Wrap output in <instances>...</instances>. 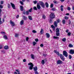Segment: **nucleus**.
<instances>
[{
  "label": "nucleus",
  "instance_id": "obj_1",
  "mask_svg": "<svg viewBox=\"0 0 74 74\" xmlns=\"http://www.w3.org/2000/svg\"><path fill=\"white\" fill-rule=\"evenodd\" d=\"M28 65H29L30 66L29 67V70H32L33 69V66H34V65L33 64V63L32 62H30L28 64Z\"/></svg>",
  "mask_w": 74,
  "mask_h": 74
},
{
  "label": "nucleus",
  "instance_id": "obj_2",
  "mask_svg": "<svg viewBox=\"0 0 74 74\" xmlns=\"http://www.w3.org/2000/svg\"><path fill=\"white\" fill-rule=\"evenodd\" d=\"M56 35L57 36H59V35H60V33L59 32H60V31L59 30V29L58 28H57L56 29Z\"/></svg>",
  "mask_w": 74,
  "mask_h": 74
},
{
  "label": "nucleus",
  "instance_id": "obj_3",
  "mask_svg": "<svg viewBox=\"0 0 74 74\" xmlns=\"http://www.w3.org/2000/svg\"><path fill=\"white\" fill-rule=\"evenodd\" d=\"M50 18L51 19H54L55 18V15L53 13H51L50 15Z\"/></svg>",
  "mask_w": 74,
  "mask_h": 74
},
{
  "label": "nucleus",
  "instance_id": "obj_4",
  "mask_svg": "<svg viewBox=\"0 0 74 74\" xmlns=\"http://www.w3.org/2000/svg\"><path fill=\"white\" fill-rule=\"evenodd\" d=\"M39 3L40 5H41V7L42 8H44L45 7V4L42 1H39Z\"/></svg>",
  "mask_w": 74,
  "mask_h": 74
},
{
  "label": "nucleus",
  "instance_id": "obj_5",
  "mask_svg": "<svg viewBox=\"0 0 74 74\" xmlns=\"http://www.w3.org/2000/svg\"><path fill=\"white\" fill-rule=\"evenodd\" d=\"M63 55L65 57H67L68 56V53L67 52V51H63Z\"/></svg>",
  "mask_w": 74,
  "mask_h": 74
},
{
  "label": "nucleus",
  "instance_id": "obj_6",
  "mask_svg": "<svg viewBox=\"0 0 74 74\" xmlns=\"http://www.w3.org/2000/svg\"><path fill=\"white\" fill-rule=\"evenodd\" d=\"M60 58L62 60H63V61H64L65 58H64V57L62 54H60Z\"/></svg>",
  "mask_w": 74,
  "mask_h": 74
},
{
  "label": "nucleus",
  "instance_id": "obj_7",
  "mask_svg": "<svg viewBox=\"0 0 74 74\" xmlns=\"http://www.w3.org/2000/svg\"><path fill=\"white\" fill-rule=\"evenodd\" d=\"M34 70V71L35 72V74H37V66H36L35 67H33Z\"/></svg>",
  "mask_w": 74,
  "mask_h": 74
},
{
  "label": "nucleus",
  "instance_id": "obj_8",
  "mask_svg": "<svg viewBox=\"0 0 74 74\" xmlns=\"http://www.w3.org/2000/svg\"><path fill=\"white\" fill-rule=\"evenodd\" d=\"M62 63H63V62L61 61V60H58L57 61V64H61Z\"/></svg>",
  "mask_w": 74,
  "mask_h": 74
},
{
  "label": "nucleus",
  "instance_id": "obj_9",
  "mask_svg": "<svg viewBox=\"0 0 74 74\" xmlns=\"http://www.w3.org/2000/svg\"><path fill=\"white\" fill-rule=\"evenodd\" d=\"M10 22L12 26H15V23H14V22L10 20Z\"/></svg>",
  "mask_w": 74,
  "mask_h": 74
},
{
  "label": "nucleus",
  "instance_id": "obj_10",
  "mask_svg": "<svg viewBox=\"0 0 74 74\" xmlns=\"http://www.w3.org/2000/svg\"><path fill=\"white\" fill-rule=\"evenodd\" d=\"M69 53L73 55V54H74V50L73 49H71L69 51Z\"/></svg>",
  "mask_w": 74,
  "mask_h": 74
},
{
  "label": "nucleus",
  "instance_id": "obj_11",
  "mask_svg": "<svg viewBox=\"0 0 74 74\" xmlns=\"http://www.w3.org/2000/svg\"><path fill=\"white\" fill-rule=\"evenodd\" d=\"M10 4H11V5L12 8H13V9H14V10H15V5H14V4L12 3H11Z\"/></svg>",
  "mask_w": 74,
  "mask_h": 74
},
{
  "label": "nucleus",
  "instance_id": "obj_12",
  "mask_svg": "<svg viewBox=\"0 0 74 74\" xmlns=\"http://www.w3.org/2000/svg\"><path fill=\"white\" fill-rule=\"evenodd\" d=\"M54 52L55 53H56L57 55L58 56H60V55H59V52L57 51L56 50H54Z\"/></svg>",
  "mask_w": 74,
  "mask_h": 74
},
{
  "label": "nucleus",
  "instance_id": "obj_13",
  "mask_svg": "<svg viewBox=\"0 0 74 74\" xmlns=\"http://www.w3.org/2000/svg\"><path fill=\"white\" fill-rule=\"evenodd\" d=\"M54 25L55 27H57L58 26V23L56 21H55L54 23Z\"/></svg>",
  "mask_w": 74,
  "mask_h": 74
},
{
  "label": "nucleus",
  "instance_id": "obj_14",
  "mask_svg": "<svg viewBox=\"0 0 74 74\" xmlns=\"http://www.w3.org/2000/svg\"><path fill=\"white\" fill-rule=\"evenodd\" d=\"M24 23V21L23 20H22L20 22V24L21 25H23Z\"/></svg>",
  "mask_w": 74,
  "mask_h": 74
},
{
  "label": "nucleus",
  "instance_id": "obj_15",
  "mask_svg": "<svg viewBox=\"0 0 74 74\" xmlns=\"http://www.w3.org/2000/svg\"><path fill=\"white\" fill-rule=\"evenodd\" d=\"M45 5L47 8H48V7H49V4L47 2L45 3Z\"/></svg>",
  "mask_w": 74,
  "mask_h": 74
},
{
  "label": "nucleus",
  "instance_id": "obj_16",
  "mask_svg": "<svg viewBox=\"0 0 74 74\" xmlns=\"http://www.w3.org/2000/svg\"><path fill=\"white\" fill-rule=\"evenodd\" d=\"M38 3H37V8L38 10H40V8H41V6H40V5H38Z\"/></svg>",
  "mask_w": 74,
  "mask_h": 74
},
{
  "label": "nucleus",
  "instance_id": "obj_17",
  "mask_svg": "<svg viewBox=\"0 0 74 74\" xmlns=\"http://www.w3.org/2000/svg\"><path fill=\"white\" fill-rule=\"evenodd\" d=\"M46 36L47 38H49L50 37V35L49 33H47L46 34Z\"/></svg>",
  "mask_w": 74,
  "mask_h": 74
},
{
  "label": "nucleus",
  "instance_id": "obj_18",
  "mask_svg": "<svg viewBox=\"0 0 74 74\" xmlns=\"http://www.w3.org/2000/svg\"><path fill=\"white\" fill-rule=\"evenodd\" d=\"M31 56L32 59H34V56L33 54H31Z\"/></svg>",
  "mask_w": 74,
  "mask_h": 74
},
{
  "label": "nucleus",
  "instance_id": "obj_19",
  "mask_svg": "<svg viewBox=\"0 0 74 74\" xmlns=\"http://www.w3.org/2000/svg\"><path fill=\"white\" fill-rule=\"evenodd\" d=\"M20 9L21 11H22L23 10V7L22 6H20Z\"/></svg>",
  "mask_w": 74,
  "mask_h": 74
},
{
  "label": "nucleus",
  "instance_id": "obj_20",
  "mask_svg": "<svg viewBox=\"0 0 74 74\" xmlns=\"http://www.w3.org/2000/svg\"><path fill=\"white\" fill-rule=\"evenodd\" d=\"M4 48L5 49H8V46H5L4 47Z\"/></svg>",
  "mask_w": 74,
  "mask_h": 74
},
{
  "label": "nucleus",
  "instance_id": "obj_21",
  "mask_svg": "<svg viewBox=\"0 0 74 74\" xmlns=\"http://www.w3.org/2000/svg\"><path fill=\"white\" fill-rule=\"evenodd\" d=\"M3 37H4V38H5V40H7L8 39L7 36V35H5L3 36Z\"/></svg>",
  "mask_w": 74,
  "mask_h": 74
},
{
  "label": "nucleus",
  "instance_id": "obj_22",
  "mask_svg": "<svg viewBox=\"0 0 74 74\" xmlns=\"http://www.w3.org/2000/svg\"><path fill=\"white\" fill-rule=\"evenodd\" d=\"M32 44H33V46H34L35 45H36V44H37V43L36 42H35V41H34L32 42Z\"/></svg>",
  "mask_w": 74,
  "mask_h": 74
},
{
  "label": "nucleus",
  "instance_id": "obj_23",
  "mask_svg": "<svg viewBox=\"0 0 74 74\" xmlns=\"http://www.w3.org/2000/svg\"><path fill=\"white\" fill-rule=\"evenodd\" d=\"M19 34H15V37H19Z\"/></svg>",
  "mask_w": 74,
  "mask_h": 74
},
{
  "label": "nucleus",
  "instance_id": "obj_24",
  "mask_svg": "<svg viewBox=\"0 0 74 74\" xmlns=\"http://www.w3.org/2000/svg\"><path fill=\"white\" fill-rule=\"evenodd\" d=\"M41 63L43 65V64H44L45 63V61H44V60H42V61L41 62Z\"/></svg>",
  "mask_w": 74,
  "mask_h": 74
},
{
  "label": "nucleus",
  "instance_id": "obj_25",
  "mask_svg": "<svg viewBox=\"0 0 74 74\" xmlns=\"http://www.w3.org/2000/svg\"><path fill=\"white\" fill-rule=\"evenodd\" d=\"M28 18L29 20H31V21L32 20V17L31 16H28Z\"/></svg>",
  "mask_w": 74,
  "mask_h": 74
},
{
  "label": "nucleus",
  "instance_id": "obj_26",
  "mask_svg": "<svg viewBox=\"0 0 74 74\" xmlns=\"http://www.w3.org/2000/svg\"><path fill=\"white\" fill-rule=\"evenodd\" d=\"M69 47L72 48V47H73V45L71 44H69Z\"/></svg>",
  "mask_w": 74,
  "mask_h": 74
},
{
  "label": "nucleus",
  "instance_id": "obj_27",
  "mask_svg": "<svg viewBox=\"0 0 74 74\" xmlns=\"http://www.w3.org/2000/svg\"><path fill=\"white\" fill-rule=\"evenodd\" d=\"M23 18L24 20H26V19H27V17L24 16H23Z\"/></svg>",
  "mask_w": 74,
  "mask_h": 74
},
{
  "label": "nucleus",
  "instance_id": "obj_28",
  "mask_svg": "<svg viewBox=\"0 0 74 74\" xmlns=\"http://www.w3.org/2000/svg\"><path fill=\"white\" fill-rule=\"evenodd\" d=\"M42 18L44 19H45L46 18V16H45V15H43L42 16Z\"/></svg>",
  "mask_w": 74,
  "mask_h": 74
},
{
  "label": "nucleus",
  "instance_id": "obj_29",
  "mask_svg": "<svg viewBox=\"0 0 74 74\" xmlns=\"http://www.w3.org/2000/svg\"><path fill=\"white\" fill-rule=\"evenodd\" d=\"M62 41H64V42H65V41H66V38H64L62 39Z\"/></svg>",
  "mask_w": 74,
  "mask_h": 74
},
{
  "label": "nucleus",
  "instance_id": "obj_30",
  "mask_svg": "<svg viewBox=\"0 0 74 74\" xmlns=\"http://www.w3.org/2000/svg\"><path fill=\"white\" fill-rule=\"evenodd\" d=\"M53 38L54 39H58V38H59V37H56V36H54L53 37Z\"/></svg>",
  "mask_w": 74,
  "mask_h": 74
},
{
  "label": "nucleus",
  "instance_id": "obj_31",
  "mask_svg": "<svg viewBox=\"0 0 74 74\" xmlns=\"http://www.w3.org/2000/svg\"><path fill=\"white\" fill-rule=\"evenodd\" d=\"M43 30L42 29H41L40 31V33L42 34L43 33Z\"/></svg>",
  "mask_w": 74,
  "mask_h": 74
},
{
  "label": "nucleus",
  "instance_id": "obj_32",
  "mask_svg": "<svg viewBox=\"0 0 74 74\" xmlns=\"http://www.w3.org/2000/svg\"><path fill=\"white\" fill-rule=\"evenodd\" d=\"M26 15H29V12L28 11H27L26 12Z\"/></svg>",
  "mask_w": 74,
  "mask_h": 74
},
{
  "label": "nucleus",
  "instance_id": "obj_33",
  "mask_svg": "<svg viewBox=\"0 0 74 74\" xmlns=\"http://www.w3.org/2000/svg\"><path fill=\"white\" fill-rule=\"evenodd\" d=\"M3 48V45H0V49H2Z\"/></svg>",
  "mask_w": 74,
  "mask_h": 74
},
{
  "label": "nucleus",
  "instance_id": "obj_34",
  "mask_svg": "<svg viewBox=\"0 0 74 74\" xmlns=\"http://www.w3.org/2000/svg\"><path fill=\"white\" fill-rule=\"evenodd\" d=\"M62 22L63 23V24H65V23H66V22L65 21V20H62Z\"/></svg>",
  "mask_w": 74,
  "mask_h": 74
},
{
  "label": "nucleus",
  "instance_id": "obj_35",
  "mask_svg": "<svg viewBox=\"0 0 74 74\" xmlns=\"http://www.w3.org/2000/svg\"><path fill=\"white\" fill-rule=\"evenodd\" d=\"M43 55L44 57H46L47 56V54L44 53L43 54Z\"/></svg>",
  "mask_w": 74,
  "mask_h": 74
},
{
  "label": "nucleus",
  "instance_id": "obj_36",
  "mask_svg": "<svg viewBox=\"0 0 74 74\" xmlns=\"http://www.w3.org/2000/svg\"><path fill=\"white\" fill-rule=\"evenodd\" d=\"M32 32L34 33H37V31H36L35 30H33L32 31Z\"/></svg>",
  "mask_w": 74,
  "mask_h": 74
},
{
  "label": "nucleus",
  "instance_id": "obj_37",
  "mask_svg": "<svg viewBox=\"0 0 74 74\" xmlns=\"http://www.w3.org/2000/svg\"><path fill=\"white\" fill-rule=\"evenodd\" d=\"M71 58H72L71 56V55H69V59H71Z\"/></svg>",
  "mask_w": 74,
  "mask_h": 74
},
{
  "label": "nucleus",
  "instance_id": "obj_38",
  "mask_svg": "<svg viewBox=\"0 0 74 74\" xmlns=\"http://www.w3.org/2000/svg\"><path fill=\"white\" fill-rule=\"evenodd\" d=\"M32 8H31V9L29 10V12H32Z\"/></svg>",
  "mask_w": 74,
  "mask_h": 74
},
{
  "label": "nucleus",
  "instance_id": "obj_39",
  "mask_svg": "<svg viewBox=\"0 0 74 74\" xmlns=\"http://www.w3.org/2000/svg\"><path fill=\"white\" fill-rule=\"evenodd\" d=\"M67 10H68V11H70V10H71V8H70V7H68Z\"/></svg>",
  "mask_w": 74,
  "mask_h": 74
},
{
  "label": "nucleus",
  "instance_id": "obj_40",
  "mask_svg": "<svg viewBox=\"0 0 74 74\" xmlns=\"http://www.w3.org/2000/svg\"><path fill=\"white\" fill-rule=\"evenodd\" d=\"M2 21H1V18H0V24H2Z\"/></svg>",
  "mask_w": 74,
  "mask_h": 74
},
{
  "label": "nucleus",
  "instance_id": "obj_41",
  "mask_svg": "<svg viewBox=\"0 0 74 74\" xmlns=\"http://www.w3.org/2000/svg\"><path fill=\"white\" fill-rule=\"evenodd\" d=\"M53 4H51L50 5V7L51 8H53Z\"/></svg>",
  "mask_w": 74,
  "mask_h": 74
},
{
  "label": "nucleus",
  "instance_id": "obj_42",
  "mask_svg": "<svg viewBox=\"0 0 74 74\" xmlns=\"http://www.w3.org/2000/svg\"><path fill=\"white\" fill-rule=\"evenodd\" d=\"M37 7L36 6H34V10H37Z\"/></svg>",
  "mask_w": 74,
  "mask_h": 74
},
{
  "label": "nucleus",
  "instance_id": "obj_43",
  "mask_svg": "<svg viewBox=\"0 0 74 74\" xmlns=\"http://www.w3.org/2000/svg\"><path fill=\"white\" fill-rule=\"evenodd\" d=\"M20 3H21V4H22V5H23V2L20 1Z\"/></svg>",
  "mask_w": 74,
  "mask_h": 74
},
{
  "label": "nucleus",
  "instance_id": "obj_44",
  "mask_svg": "<svg viewBox=\"0 0 74 74\" xmlns=\"http://www.w3.org/2000/svg\"><path fill=\"white\" fill-rule=\"evenodd\" d=\"M2 10L0 8V16H1V12Z\"/></svg>",
  "mask_w": 74,
  "mask_h": 74
},
{
  "label": "nucleus",
  "instance_id": "obj_45",
  "mask_svg": "<svg viewBox=\"0 0 74 74\" xmlns=\"http://www.w3.org/2000/svg\"><path fill=\"white\" fill-rule=\"evenodd\" d=\"M1 33L2 34H5V33L4 32H1Z\"/></svg>",
  "mask_w": 74,
  "mask_h": 74
},
{
  "label": "nucleus",
  "instance_id": "obj_46",
  "mask_svg": "<svg viewBox=\"0 0 74 74\" xmlns=\"http://www.w3.org/2000/svg\"><path fill=\"white\" fill-rule=\"evenodd\" d=\"M33 2L35 4H37V2L36 1H34Z\"/></svg>",
  "mask_w": 74,
  "mask_h": 74
},
{
  "label": "nucleus",
  "instance_id": "obj_47",
  "mask_svg": "<svg viewBox=\"0 0 74 74\" xmlns=\"http://www.w3.org/2000/svg\"><path fill=\"white\" fill-rule=\"evenodd\" d=\"M69 25H71V21L69 20Z\"/></svg>",
  "mask_w": 74,
  "mask_h": 74
},
{
  "label": "nucleus",
  "instance_id": "obj_48",
  "mask_svg": "<svg viewBox=\"0 0 74 74\" xmlns=\"http://www.w3.org/2000/svg\"><path fill=\"white\" fill-rule=\"evenodd\" d=\"M68 36H70L71 35V33L70 32H68L67 34Z\"/></svg>",
  "mask_w": 74,
  "mask_h": 74
},
{
  "label": "nucleus",
  "instance_id": "obj_49",
  "mask_svg": "<svg viewBox=\"0 0 74 74\" xmlns=\"http://www.w3.org/2000/svg\"><path fill=\"white\" fill-rule=\"evenodd\" d=\"M0 8H3V6L1 5H0Z\"/></svg>",
  "mask_w": 74,
  "mask_h": 74
},
{
  "label": "nucleus",
  "instance_id": "obj_50",
  "mask_svg": "<svg viewBox=\"0 0 74 74\" xmlns=\"http://www.w3.org/2000/svg\"><path fill=\"white\" fill-rule=\"evenodd\" d=\"M51 27L52 28H54V27H55L54 26V25H52L51 26Z\"/></svg>",
  "mask_w": 74,
  "mask_h": 74
},
{
  "label": "nucleus",
  "instance_id": "obj_51",
  "mask_svg": "<svg viewBox=\"0 0 74 74\" xmlns=\"http://www.w3.org/2000/svg\"><path fill=\"white\" fill-rule=\"evenodd\" d=\"M40 46L41 47H44V45H43L42 44L40 45Z\"/></svg>",
  "mask_w": 74,
  "mask_h": 74
},
{
  "label": "nucleus",
  "instance_id": "obj_52",
  "mask_svg": "<svg viewBox=\"0 0 74 74\" xmlns=\"http://www.w3.org/2000/svg\"><path fill=\"white\" fill-rule=\"evenodd\" d=\"M3 3H4V1H1L0 4H3Z\"/></svg>",
  "mask_w": 74,
  "mask_h": 74
},
{
  "label": "nucleus",
  "instance_id": "obj_53",
  "mask_svg": "<svg viewBox=\"0 0 74 74\" xmlns=\"http://www.w3.org/2000/svg\"><path fill=\"white\" fill-rule=\"evenodd\" d=\"M23 62H26V59H24L23 60Z\"/></svg>",
  "mask_w": 74,
  "mask_h": 74
},
{
  "label": "nucleus",
  "instance_id": "obj_54",
  "mask_svg": "<svg viewBox=\"0 0 74 74\" xmlns=\"http://www.w3.org/2000/svg\"><path fill=\"white\" fill-rule=\"evenodd\" d=\"M26 40L27 41H28V40H29V37H27L26 38Z\"/></svg>",
  "mask_w": 74,
  "mask_h": 74
},
{
  "label": "nucleus",
  "instance_id": "obj_55",
  "mask_svg": "<svg viewBox=\"0 0 74 74\" xmlns=\"http://www.w3.org/2000/svg\"><path fill=\"white\" fill-rule=\"evenodd\" d=\"M51 10L54 11H55V8H53L51 9Z\"/></svg>",
  "mask_w": 74,
  "mask_h": 74
},
{
  "label": "nucleus",
  "instance_id": "obj_56",
  "mask_svg": "<svg viewBox=\"0 0 74 74\" xmlns=\"http://www.w3.org/2000/svg\"><path fill=\"white\" fill-rule=\"evenodd\" d=\"M57 22L58 23H59L60 22V20L59 19H58L57 20Z\"/></svg>",
  "mask_w": 74,
  "mask_h": 74
},
{
  "label": "nucleus",
  "instance_id": "obj_57",
  "mask_svg": "<svg viewBox=\"0 0 74 74\" xmlns=\"http://www.w3.org/2000/svg\"><path fill=\"white\" fill-rule=\"evenodd\" d=\"M64 18L65 19H68V17L67 16H65Z\"/></svg>",
  "mask_w": 74,
  "mask_h": 74
},
{
  "label": "nucleus",
  "instance_id": "obj_58",
  "mask_svg": "<svg viewBox=\"0 0 74 74\" xmlns=\"http://www.w3.org/2000/svg\"><path fill=\"white\" fill-rule=\"evenodd\" d=\"M61 11H63V8H60Z\"/></svg>",
  "mask_w": 74,
  "mask_h": 74
},
{
  "label": "nucleus",
  "instance_id": "obj_59",
  "mask_svg": "<svg viewBox=\"0 0 74 74\" xmlns=\"http://www.w3.org/2000/svg\"><path fill=\"white\" fill-rule=\"evenodd\" d=\"M8 8H10V4H8Z\"/></svg>",
  "mask_w": 74,
  "mask_h": 74
},
{
  "label": "nucleus",
  "instance_id": "obj_60",
  "mask_svg": "<svg viewBox=\"0 0 74 74\" xmlns=\"http://www.w3.org/2000/svg\"><path fill=\"white\" fill-rule=\"evenodd\" d=\"M50 22L51 23H52V20L50 19Z\"/></svg>",
  "mask_w": 74,
  "mask_h": 74
},
{
  "label": "nucleus",
  "instance_id": "obj_61",
  "mask_svg": "<svg viewBox=\"0 0 74 74\" xmlns=\"http://www.w3.org/2000/svg\"><path fill=\"white\" fill-rule=\"evenodd\" d=\"M61 2H63L65 0H60Z\"/></svg>",
  "mask_w": 74,
  "mask_h": 74
},
{
  "label": "nucleus",
  "instance_id": "obj_62",
  "mask_svg": "<svg viewBox=\"0 0 74 74\" xmlns=\"http://www.w3.org/2000/svg\"><path fill=\"white\" fill-rule=\"evenodd\" d=\"M19 16V15H17V16H16V18H18Z\"/></svg>",
  "mask_w": 74,
  "mask_h": 74
},
{
  "label": "nucleus",
  "instance_id": "obj_63",
  "mask_svg": "<svg viewBox=\"0 0 74 74\" xmlns=\"http://www.w3.org/2000/svg\"><path fill=\"white\" fill-rule=\"evenodd\" d=\"M66 33H68L69 32V30H68V29L66 30Z\"/></svg>",
  "mask_w": 74,
  "mask_h": 74
},
{
  "label": "nucleus",
  "instance_id": "obj_64",
  "mask_svg": "<svg viewBox=\"0 0 74 74\" xmlns=\"http://www.w3.org/2000/svg\"><path fill=\"white\" fill-rule=\"evenodd\" d=\"M14 74H17V73L16 72H15L14 73Z\"/></svg>",
  "mask_w": 74,
  "mask_h": 74
}]
</instances>
